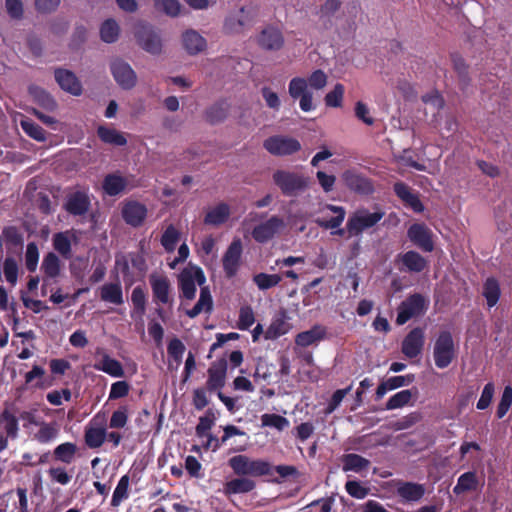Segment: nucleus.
I'll return each mask as SVG.
<instances>
[{"instance_id": "1", "label": "nucleus", "mask_w": 512, "mask_h": 512, "mask_svg": "<svg viewBox=\"0 0 512 512\" xmlns=\"http://www.w3.org/2000/svg\"><path fill=\"white\" fill-rule=\"evenodd\" d=\"M273 183L285 197H297L310 185V178L302 173L278 169L272 175Z\"/></svg>"}, {"instance_id": "2", "label": "nucleus", "mask_w": 512, "mask_h": 512, "mask_svg": "<svg viewBox=\"0 0 512 512\" xmlns=\"http://www.w3.org/2000/svg\"><path fill=\"white\" fill-rule=\"evenodd\" d=\"M229 466L236 475L259 477L271 474L272 466L261 459L251 460L246 455H236L229 459Z\"/></svg>"}, {"instance_id": "3", "label": "nucleus", "mask_w": 512, "mask_h": 512, "mask_svg": "<svg viewBox=\"0 0 512 512\" xmlns=\"http://www.w3.org/2000/svg\"><path fill=\"white\" fill-rule=\"evenodd\" d=\"M179 288L182 296L192 300L196 296V284L202 286L206 283V276L201 267L189 263L178 276Z\"/></svg>"}, {"instance_id": "4", "label": "nucleus", "mask_w": 512, "mask_h": 512, "mask_svg": "<svg viewBox=\"0 0 512 512\" xmlns=\"http://www.w3.org/2000/svg\"><path fill=\"white\" fill-rule=\"evenodd\" d=\"M456 356L454 340L451 332L441 331L435 340L433 358L437 368H447Z\"/></svg>"}, {"instance_id": "5", "label": "nucleus", "mask_w": 512, "mask_h": 512, "mask_svg": "<svg viewBox=\"0 0 512 512\" xmlns=\"http://www.w3.org/2000/svg\"><path fill=\"white\" fill-rule=\"evenodd\" d=\"M384 216L381 211L370 213L367 210H360L349 217L346 223V230L349 236H359L368 228L375 226Z\"/></svg>"}, {"instance_id": "6", "label": "nucleus", "mask_w": 512, "mask_h": 512, "mask_svg": "<svg viewBox=\"0 0 512 512\" xmlns=\"http://www.w3.org/2000/svg\"><path fill=\"white\" fill-rule=\"evenodd\" d=\"M427 309V303L423 295L414 293L407 297L398 307L396 323L404 325L411 318L422 315Z\"/></svg>"}, {"instance_id": "7", "label": "nucleus", "mask_w": 512, "mask_h": 512, "mask_svg": "<svg viewBox=\"0 0 512 512\" xmlns=\"http://www.w3.org/2000/svg\"><path fill=\"white\" fill-rule=\"evenodd\" d=\"M139 46L146 52L157 55L162 51V41L153 27L146 23H139L134 32Z\"/></svg>"}, {"instance_id": "8", "label": "nucleus", "mask_w": 512, "mask_h": 512, "mask_svg": "<svg viewBox=\"0 0 512 512\" xmlns=\"http://www.w3.org/2000/svg\"><path fill=\"white\" fill-rule=\"evenodd\" d=\"M243 245L240 238H234L222 257V267L227 279L234 278L242 263Z\"/></svg>"}, {"instance_id": "9", "label": "nucleus", "mask_w": 512, "mask_h": 512, "mask_svg": "<svg viewBox=\"0 0 512 512\" xmlns=\"http://www.w3.org/2000/svg\"><path fill=\"white\" fill-rule=\"evenodd\" d=\"M107 429L105 427V418L96 414L86 425L84 430V441L90 449L101 447L106 441Z\"/></svg>"}, {"instance_id": "10", "label": "nucleus", "mask_w": 512, "mask_h": 512, "mask_svg": "<svg viewBox=\"0 0 512 512\" xmlns=\"http://www.w3.org/2000/svg\"><path fill=\"white\" fill-rule=\"evenodd\" d=\"M263 147L272 155L288 156L301 149L300 142L291 137L271 136L264 140Z\"/></svg>"}, {"instance_id": "11", "label": "nucleus", "mask_w": 512, "mask_h": 512, "mask_svg": "<svg viewBox=\"0 0 512 512\" xmlns=\"http://www.w3.org/2000/svg\"><path fill=\"white\" fill-rule=\"evenodd\" d=\"M288 92L292 99H299V106L303 112L314 109L313 94L308 89L307 80L303 77H294L288 85Z\"/></svg>"}, {"instance_id": "12", "label": "nucleus", "mask_w": 512, "mask_h": 512, "mask_svg": "<svg viewBox=\"0 0 512 512\" xmlns=\"http://www.w3.org/2000/svg\"><path fill=\"white\" fill-rule=\"evenodd\" d=\"M255 21V12L242 7L237 15H230L225 19L223 30L226 34H238L251 27Z\"/></svg>"}, {"instance_id": "13", "label": "nucleus", "mask_w": 512, "mask_h": 512, "mask_svg": "<svg viewBox=\"0 0 512 512\" xmlns=\"http://www.w3.org/2000/svg\"><path fill=\"white\" fill-rule=\"evenodd\" d=\"M149 283L154 303L162 305H171L173 303V297L171 295L172 286L166 276L153 273L149 276Z\"/></svg>"}, {"instance_id": "14", "label": "nucleus", "mask_w": 512, "mask_h": 512, "mask_svg": "<svg viewBox=\"0 0 512 512\" xmlns=\"http://www.w3.org/2000/svg\"><path fill=\"white\" fill-rule=\"evenodd\" d=\"M342 180L345 186L361 195H370L374 192L372 181L356 169H348L342 173Z\"/></svg>"}, {"instance_id": "15", "label": "nucleus", "mask_w": 512, "mask_h": 512, "mask_svg": "<svg viewBox=\"0 0 512 512\" xmlns=\"http://www.w3.org/2000/svg\"><path fill=\"white\" fill-rule=\"evenodd\" d=\"M111 73L117 84L125 90L136 85L137 76L132 67L122 59H115L110 64Z\"/></svg>"}, {"instance_id": "16", "label": "nucleus", "mask_w": 512, "mask_h": 512, "mask_svg": "<svg viewBox=\"0 0 512 512\" xmlns=\"http://www.w3.org/2000/svg\"><path fill=\"white\" fill-rule=\"evenodd\" d=\"M408 239L424 252L434 250L433 233L424 223H414L407 230Z\"/></svg>"}, {"instance_id": "17", "label": "nucleus", "mask_w": 512, "mask_h": 512, "mask_svg": "<svg viewBox=\"0 0 512 512\" xmlns=\"http://www.w3.org/2000/svg\"><path fill=\"white\" fill-rule=\"evenodd\" d=\"M91 206V200L88 192L85 190H77L66 196L64 209L73 216L85 215Z\"/></svg>"}, {"instance_id": "18", "label": "nucleus", "mask_w": 512, "mask_h": 512, "mask_svg": "<svg viewBox=\"0 0 512 512\" xmlns=\"http://www.w3.org/2000/svg\"><path fill=\"white\" fill-rule=\"evenodd\" d=\"M208 379L206 382V390L214 392L224 387L227 375V360L222 357L213 363L208 368Z\"/></svg>"}, {"instance_id": "19", "label": "nucleus", "mask_w": 512, "mask_h": 512, "mask_svg": "<svg viewBox=\"0 0 512 512\" xmlns=\"http://www.w3.org/2000/svg\"><path fill=\"white\" fill-rule=\"evenodd\" d=\"M425 343L424 331L420 327L413 328L403 339L401 352L410 359L416 358L422 351Z\"/></svg>"}, {"instance_id": "20", "label": "nucleus", "mask_w": 512, "mask_h": 512, "mask_svg": "<svg viewBox=\"0 0 512 512\" xmlns=\"http://www.w3.org/2000/svg\"><path fill=\"white\" fill-rule=\"evenodd\" d=\"M18 419L7 409L0 414V452L8 447V438L18 435Z\"/></svg>"}, {"instance_id": "21", "label": "nucleus", "mask_w": 512, "mask_h": 512, "mask_svg": "<svg viewBox=\"0 0 512 512\" xmlns=\"http://www.w3.org/2000/svg\"><path fill=\"white\" fill-rule=\"evenodd\" d=\"M0 238L5 240L7 255H16L21 258L24 246V235L16 226H6L2 229Z\"/></svg>"}, {"instance_id": "22", "label": "nucleus", "mask_w": 512, "mask_h": 512, "mask_svg": "<svg viewBox=\"0 0 512 512\" xmlns=\"http://www.w3.org/2000/svg\"><path fill=\"white\" fill-rule=\"evenodd\" d=\"M284 226V221L278 216H272L265 222L256 225L252 230V237L258 243H266Z\"/></svg>"}, {"instance_id": "23", "label": "nucleus", "mask_w": 512, "mask_h": 512, "mask_svg": "<svg viewBox=\"0 0 512 512\" xmlns=\"http://www.w3.org/2000/svg\"><path fill=\"white\" fill-rule=\"evenodd\" d=\"M393 191L406 207H409L416 213H422L424 211V205L419 195L414 193L406 183L401 181L396 182L393 185Z\"/></svg>"}, {"instance_id": "24", "label": "nucleus", "mask_w": 512, "mask_h": 512, "mask_svg": "<svg viewBox=\"0 0 512 512\" xmlns=\"http://www.w3.org/2000/svg\"><path fill=\"white\" fill-rule=\"evenodd\" d=\"M258 44L265 50L278 51L284 45V37L278 28L267 26L260 32L258 36Z\"/></svg>"}, {"instance_id": "25", "label": "nucleus", "mask_w": 512, "mask_h": 512, "mask_svg": "<svg viewBox=\"0 0 512 512\" xmlns=\"http://www.w3.org/2000/svg\"><path fill=\"white\" fill-rule=\"evenodd\" d=\"M146 216V206L137 201H128L122 208V217L124 221L132 227L141 226Z\"/></svg>"}, {"instance_id": "26", "label": "nucleus", "mask_w": 512, "mask_h": 512, "mask_svg": "<svg viewBox=\"0 0 512 512\" xmlns=\"http://www.w3.org/2000/svg\"><path fill=\"white\" fill-rule=\"evenodd\" d=\"M43 273V288L51 284L53 280L61 274V261L54 252H48L42 260L41 267Z\"/></svg>"}, {"instance_id": "27", "label": "nucleus", "mask_w": 512, "mask_h": 512, "mask_svg": "<svg viewBox=\"0 0 512 512\" xmlns=\"http://www.w3.org/2000/svg\"><path fill=\"white\" fill-rule=\"evenodd\" d=\"M325 209L333 212L335 216L331 217L330 219H316L315 223L324 229H338L335 234L339 236H343L346 229L340 228L341 224L343 223L345 216H346V210L342 206H336L333 204H326Z\"/></svg>"}, {"instance_id": "28", "label": "nucleus", "mask_w": 512, "mask_h": 512, "mask_svg": "<svg viewBox=\"0 0 512 512\" xmlns=\"http://www.w3.org/2000/svg\"><path fill=\"white\" fill-rule=\"evenodd\" d=\"M55 80L63 90L71 93L72 95L79 96L82 93V85L80 81L77 79L75 74L69 70L61 68L56 69Z\"/></svg>"}, {"instance_id": "29", "label": "nucleus", "mask_w": 512, "mask_h": 512, "mask_svg": "<svg viewBox=\"0 0 512 512\" xmlns=\"http://www.w3.org/2000/svg\"><path fill=\"white\" fill-rule=\"evenodd\" d=\"M396 493L405 502H417L424 496L425 487L415 482H400Z\"/></svg>"}, {"instance_id": "30", "label": "nucleus", "mask_w": 512, "mask_h": 512, "mask_svg": "<svg viewBox=\"0 0 512 512\" xmlns=\"http://www.w3.org/2000/svg\"><path fill=\"white\" fill-rule=\"evenodd\" d=\"M182 43L186 52L190 55H197L207 45L206 39L195 30H187L182 35Z\"/></svg>"}, {"instance_id": "31", "label": "nucleus", "mask_w": 512, "mask_h": 512, "mask_svg": "<svg viewBox=\"0 0 512 512\" xmlns=\"http://www.w3.org/2000/svg\"><path fill=\"white\" fill-rule=\"evenodd\" d=\"M326 330L320 325H315L307 331L300 332L295 337V344L301 347H308L323 340Z\"/></svg>"}, {"instance_id": "32", "label": "nucleus", "mask_w": 512, "mask_h": 512, "mask_svg": "<svg viewBox=\"0 0 512 512\" xmlns=\"http://www.w3.org/2000/svg\"><path fill=\"white\" fill-rule=\"evenodd\" d=\"M342 469L344 472L352 471L355 473H361L370 467L371 462L365 457L355 454L348 453L344 454L341 458Z\"/></svg>"}, {"instance_id": "33", "label": "nucleus", "mask_w": 512, "mask_h": 512, "mask_svg": "<svg viewBox=\"0 0 512 512\" xmlns=\"http://www.w3.org/2000/svg\"><path fill=\"white\" fill-rule=\"evenodd\" d=\"M97 136L105 144L113 146H125L127 144V139L122 132L105 125L98 126Z\"/></svg>"}, {"instance_id": "34", "label": "nucleus", "mask_w": 512, "mask_h": 512, "mask_svg": "<svg viewBox=\"0 0 512 512\" xmlns=\"http://www.w3.org/2000/svg\"><path fill=\"white\" fill-rule=\"evenodd\" d=\"M400 260L409 272L420 273L427 266L426 259L413 250L401 254Z\"/></svg>"}, {"instance_id": "35", "label": "nucleus", "mask_w": 512, "mask_h": 512, "mask_svg": "<svg viewBox=\"0 0 512 512\" xmlns=\"http://www.w3.org/2000/svg\"><path fill=\"white\" fill-rule=\"evenodd\" d=\"M100 298L104 302L112 303L115 305L123 304V292L120 282L105 283L100 288Z\"/></svg>"}, {"instance_id": "36", "label": "nucleus", "mask_w": 512, "mask_h": 512, "mask_svg": "<svg viewBox=\"0 0 512 512\" xmlns=\"http://www.w3.org/2000/svg\"><path fill=\"white\" fill-rule=\"evenodd\" d=\"M126 185V179L115 173L107 174L102 182L103 191L109 196L120 194L124 191Z\"/></svg>"}, {"instance_id": "37", "label": "nucleus", "mask_w": 512, "mask_h": 512, "mask_svg": "<svg viewBox=\"0 0 512 512\" xmlns=\"http://www.w3.org/2000/svg\"><path fill=\"white\" fill-rule=\"evenodd\" d=\"M5 280L11 285L15 286L18 281L19 275V263L18 260L14 257V255H7L2 259L1 262V274Z\"/></svg>"}, {"instance_id": "38", "label": "nucleus", "mask_w": 512, "mask_h": 512, "mask_svg": "<svg viewBox=\"0 0 512 512\" xmlns=\"http://www.w3.org/2000/svg\"><path fill=\"white\" fill-rule=\"evenodd\" d=\"M230 216V208L226 203H220L212 208L204 217V223L219 226L225 223Z\"/></svg>"}, {"instance_id": "39", "label": "nucleus", "mask_w": 512, "mask_h": 512, "mask_svg": "<svg viewBox=\"0 0 512 512\" xmlns=\"http://www.w3.org/2000/svg\"><path fill=\"white\" fill-rule=\"evenodd\" d=\"M482 295L485 297L489 308L494 307L501 296L499 281L495 277H488L483 284Z\"/></svg>"}, {"instance_id": "40", "label": "nucleus", "mask_w": 512, "mask_h": 512, "mask_svg": "<svg viewBox=\"0 0 512 512\" xmlns=\"http://www.w3.org/2000/svg\"><path fill=\"white\" fill-rule=\"evenodd\" d=\"M39 429L34 434V439L41 444H47L55 440L59 434V428L56 422H44L38 424Z\"/></svg>"}, {"instance_id": "41", "label": "nucleus", "mask_w": 512, "mask_h": 512, "mask_svg": "<svg viewBox=\"0 0 512 512\" xmlns=\"http://www.w3.org/2000/svg\"><path fill=\"white\" fill-rule=\"evenodd\" d=\"M228 110L229 105L226 101L216 102L205 111V119L212 125L221 123L226 119Z\"/></svg>"}, {"instance_id": "42", "label": "nucleus", "mask_w": 512, "mask_h": 512, "mask_svg": "<svg viewBox=\"0 0 512 512\" xmlns=\"http://www.w3.org/2000/svg\"><path fill=\"white\" fill-rule=\"evenodd\" d=\"M255 488V482L248 478H235L226 482L224 492L227 495L248 493Z\"/></svg>"}, {"instance_id": "43", "label": "nucleus", "mask_w": 512, "mask_h": 512, "mask_svg": "<svg viewBox=\"0 0 512 512\" xmlns=\"http://www.w3.org/2000/svg\"><path fill=\"white\" fill-rule=\"evenodd\" d=\"M95 369L103 371L113 377L124 376L122 364L118 360L111 358L107 354L102 357L99 364L95 365Z\"/></svg>"}, {"instance_id": "44", "label": "nucleus", "mask_w": 512, "mask_h": 512, "mask_svg": "<svg viewBox=\"0 0 512 512\" xmlns=\"http://www.w3.org/2000/svg\"><path fill=\"white\" fill-rule=\"evenodd\" d=\"M77 452V446L72 442H64L58 445L53 451V457L56 461L65 464H71Z\"/></svg>"}, {"instance_id": "45", "label": "nucleus", "mask_w": 512, "mask_h": 512, "mask_svg": "<svg viewBox=\"0 0 512 512\" xmlns=\"http://www.w3.org/2000/svg\"><path fill=\"white\" fill-rule=\"evenodd\" d=\"M478 479L475 472L468 471L460 475L457 484L453 488L456 495H460L467 491H474L477 489Z\"/></svg>"}, {"instance_id": "46", "label": "nucleus", "mask_w": 512, "mask_h": 512, "mask_svg": "<svg viewBox=\"0 0 512 512\" xmlns=\"http://www.w3.org/2000/svg\"><path fill=\"white\" fill-rule=\"evenodd\" d=\"M120 35L119 24L113 18L106 19L100 26V38L105 43H114Z\"/></svg>"}, {"instance_id": "47", "label": "nucleus", "mask_w": 512, "mask_h": 512, "mask_svg": "<svg viewBox=\"0 0 512 512\" xmlns=\"http://www.w3.org/2000/svg\"><path fill=\"white\" fill-rule=\"evenodd\" d=\"M29 93L33 99L44 109L53 111L56 108L57 104L55 100L44 89L37 86H30Z\"/></svg>"}, {"instance_id": "48", "label": "nucleus", "mask_w": 512, "mask_h": 512, "mask_svg": "<svg viewBox=\"0 0 512 512\" xmlns=\"http://www.w3.org/2000/svg\"><path fill=\"white\" fill-rule=\"evenodd\" d=\"M180 239V233L177 228L170 224L161 236V245L167 253L174 252L177 246V243Z\"/></svg>"}, {"instance_id": "49", "label": "nucleus", "mask_w": 512, "mask_h": 512, "mask_svg": "<svg viewBox=\"0 0 512 512\" xmlns=\"http://www.w3.org/2000/svg\"><path fill=\"white\" fill-rule=\"evenodd\" d=\"M451 58L454 70L459 78L461 89L464 90L470 84L468 65L459 54H452Z\"/></svg>"}, {"instance_id": "50", "label": "nucleus", "mask_w": 512, "mask_h": 512, "mask_svg": "<svg viewBox=\"0 0 512 512\" xmlns=\"http://www.w3.org/2000/svg\"><path fill=\"white\" fill-rule=\"evenodd\" d=\"M289 328L290 326L286 320L283 317H278L271 322L264 333V337L267 340L277 339L286 334L289 331Z\"/></svg>"}, {"instance_id": "51", "label": "nucleus", "mask_w": 512, "mask_h": 512, "mask_svg": "<svg viewBox=\"0 0 512 512\" xmlns=\"http://www.w3.org/2000/svg\"><path fill=\"white\" fill-rule=\"evenodd\" d=\"M22 130L32 139L36 141L46 140V131L36 122L29 118L20 121Z\"/></svg>"}, {"instance_id": "52", "label": "nucleus", "mask_w": 512, "mask_h": 512, "mask_svg": "<svg viewBox=\"0 0 512 512\" xmlns=\"http://www.w3.org/2000/svg\"><path fill=\"white\" fill-rule=\"evenodd\" d=\"M282 280L278 274L258 273L253 276V282L259 290H268L277 286Z\"/></svg>"}, {"instance_id": "53", "label": "nucleus", "mask_w": 512, "mask_h": 512, "mask_svg": "<svg viewBox=\"0 0 512 512\" xmlns=\"http://www.w3.org/2000/svg\"><path fill=\"white\" fill-rule=\"evenodd\" d=\"M129 476L123 475L113 492L111 499V506L118 507L123 500L129 497L128 488H129Z\"/></svg>"}, {"instance_id": "54", "label": "nucleus", "mask_w": 512, "mask_h": 512, "mask_svg": "<svg viewBox=\"0 0 512 512\" xmlns=\"http://www.w3.org/2000/svg\"><path fill=\"white\" fill-rule=\"evenodd\" d=\"M53 247L65 259L71 257V242L66 233L58 232L54 234Z\"/></svg>"}, {"instance_id": "55", "label": "nucleus", "mask_w": 512, "mask_h": 512, "mask_svg": "<svg viewBox=\"0 0 512 512\" xmlns=\"http://www.w3.org/2000/svg\"><path fill=\"white\" fill-rule=\"evenodd\" d=\"M412 396V390L410 389L399 391L388 399L385 408L387 410L402 408L410 402Z\"/></svg>"}, {"instance_id": "56", "label": "nucleus", "mask_w": 512, "mask_h": 512, "mask_svg": "<svg viewBox=\"0 0 512 512\" xmlns=\"http://www.w3.org/2000/svg\"><path fill=\"white\" fill-rule=\"evenodd\" d=\"M129 409L127 405L119 406L111 415L109 427L111 429L124 428L128 422Z\"/></svg>"}, {"instance_id": "57", "label": "nucleus", "mask_w": 512, "mask_h": 512, "mask_svg": "<svg viewBox=\"0 0 512 512\" xmlns=\"http://www.w3.org/2000/svg\"><path fill=\"white\" fill-rule=\"evenodd\" d=\"M25 267L30 272L36 271L39 262V249L35 242H29L25 251Z\"/></svg>"}, {"instance_id": "58", "label": "nucleus", "mask_w": 512, "mask_h": 512, "mask_svg": "<svg viewBox=\"0 0 512 512\" xmlns=\"http://www.w3.org/2000/svg\"><path fill=\"white\" fill-rule=\"evenodd\" d=\"M185 350H186V347L183 344V342L176 337L171 339L167 345L168 356H169V358L174 360L177 367L182 362V358H183V354H184Z\"/></svg>"}, {"instance_id": "59", "label": "nucleus", "mask_w": 512, "mask_h": 512, "mask_svg": "<svg viewBox=\"0 0 512 512\" xmlns=\"http://www.w3.org/2000/svg\"><path fill=\"white\" fill-rule=\"evenodd\" d=\"M131 302L134 307V311L140 316L145 314L146 311V294L141 286H137L133 289L131 294Z\"/></svg>"}, {"instance_id": "60", "label": "nucleus", "mask_w": 512, "mask_h": 512, "mask_svg": "<svg viewBox=\"0 0 512 512\" xmlns=\"http://www.w3.org/2000/svg\"><path fill=\"white\" fill-rule=\"evenodd\" d=\"M261 421L263 426L274 427L279 431L284 430L289 425V421L278 414H263L261 416Z\"/></svg>"}, {"instance_id": "61", "label": "nucleus", "mask_w": 512, "mask_h": 512, "mask_svg": "<svg viewBox=\"0 0 512 512\" xmlns=\"http://www.w3.org/2000/svg\"><path fill=\"white\" fill-rule=\"evenodd\" d=\"M344 91V86L341 83H337L333 90L328 92L324 98L326 106L340 107L342 105Z\"/></svg>"}, {"instance_id": "62", "label": "nucleus", "mask_w": 512, "mask_h": 512, "mask_svg": "<svg viewBox=\"0 0 512 512\" xmlns=\"http://www.w3.org/2000/svg\"><path fill=\"white\" fill-rule=\"evenodd\" d=\"M255 322L254 312L251 306H243L239 310L238 328L248 330Z\"/></svg>"}, {"instance_id": "63", "label": "nucleus", "mask_w": 512, "mask_h": 512, "mask_svg": "<svg viewBox=\"0 0 512 512\" xmlns=\"http://www.w3.org/2000/svg\"><path fill=\"white\" fill-rule=\"evenodd\" d=\"M155 7L165 14L175 17L180 13L181 5L178 0H155Z\"/></svg>"}, {"instance_id": "64", "label": "nucleus", "mask_w": 512, "mask_h": 512, "mask_svg": "<svg viewBox=\"0 0 512 512\" xmlns=\"http://www.w3.org/2000/svg\"><path fill=\"white\" fill-rule=\"evenodd\" d=\"M512 404V387L506 386L503 390L500 402L497 406L496 415L499 419L503 418Z\"/></svg>"}]
</instances>
